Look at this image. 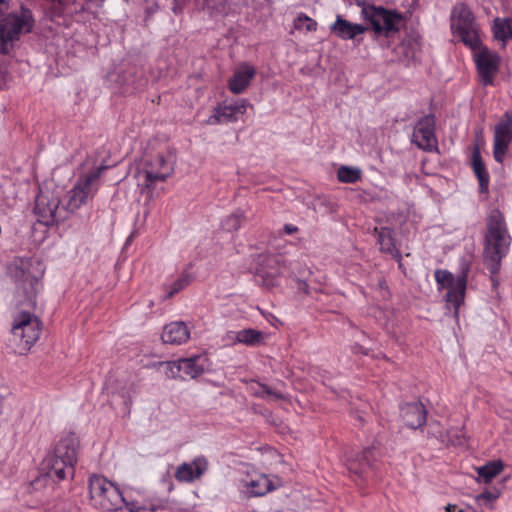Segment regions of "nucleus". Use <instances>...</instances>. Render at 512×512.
Returning <instances> with one entry per match:
<instances>
[{
    "label": "nucleus",
    "instance_id": "nucleus-14",
    "mask_svg": "<svg viewBox=\"0 0 512 512\" xmlns=\"http://www.w3.org/2000/svg\"><path fill=\"white\" fill-rule=\"evenodd\" d=\"M105 168L106 167H99L97 171L88 175L82 183L77 184L73 189H71L68 192V201L66 206H64V208H66L67 214L69 212H74L83 203H85L86 199L91 193L92 182L96 181L99 178L100 172Z\"/></svg>",
    "mask_w": 512,
    "mask_h": 512
},
{
    "label": "nucleus",
    "instance_id": "nucleus-13",
    "mask_svg": "<svg viewBox=\"0 0 512 512\" xmlns=\"http://www.w3.org/2000/svg\"><path fill=\"white\" fill-rule=\"evenodd\" d=\"M412 141L422 150L431 151L437 146L435 119L427 115L420 119L413 131Z\"/></svg>",
    "mask_w": 512,
    "mask_h": 512
},
{
    "label": "nucleus",
    "instance_id": "nucleus-42",
    "mask_svg": "<svg viewBox=\"0 0 512 512\" xmlns=\"http://www.w3.org/2000/svg\"><path fill=\"white\" fill-rule=\"evenodd\" d=\"M52 2H57L59 5L63 3V0H51Z\"/></svg>",
    "mask_w": 512,
    "mask_h": 512
},
{
    "label": "nucleus",
    "instance_id": "nucleus-29",
    "mask_svg": "<svg viewBox=\"0 0 512 512\" xmlns=\"http://www.w3.org/2000/svg\"><path fill=\"white\" fill-rule=\"evenodd\" d=\"M493 33L496 39L505 41L512 38V19L496 18L493 26Z\"/></svg>",
    "mask_w": 512,
    "mask_h": 512
},
{
    "label": "nucleus",
    "instance_id": "nucleus-21",
    "mask_svg": "<svg viewBox=\"0 0 512 512\" xmlns=\"http://www.w3.org/2000/svg\"><path fill=\"white\" fill-rule=\"evenodd\" d=\"M255 76V69L249 65L240 66L229 80V89L234 94L242 93Z\"/></svg>",
    "mask_w": 512,
    "mask_h": 512
},
{
    "label": "nucleus",
    "instance_id": "nucleus-40",
    "mask_svg": "<svg viewBox=\"0 0 512 512\" xmlns=\"http://www.w3.org/2000/svg\"><path fill=\"white\" fill-rule=\"evenodd\" d=\"M457 509V506L455 504H448L445 507L446 512H455Z\"/></svg>",
    "mask_w": 512,
    "mask_h": 512
},
{
    "label": "nucleus",
    "instance_id": "nucleus-38",
    "mask_svg": "<svg viewBox=\"0 0 512 512\" xmlns=\"http://www.w3.org/2000/svg\"><path fill=\"white\" fill-rule=\"evenodd\" d=\"M297 289L303 291L304 293H308V284L303 280H297Z\"/></svg>",
    "mask_w": 512,
    "mask_h": 512
},
{
    "label": "nucleus",
    "instance_id": "nucleus-35",
    "mask_svg": "<svg viewBox=\"0 0 512 512\" xmlns=\"http://www.w3.org/2000/svg\"><path fill=\"white\" fill-rule=\"evenodd\" d=\"M191 281V276L188 273H183L180 277L172 284L171 290L168 293V297H172L178 293L184 287H186Z\"/></svg>",
    "mask_w": 512,
    "mask_h": 512
},
{
    "label": "nucleus",
    "instance_id": "nucleus-4",
    "mask_svg": "<svg viewBox=\"0 0 512 512\" xmlns=\"http://www.w3.org/2000/svg\"><path fill=\"white\" fill-rule=\"evenodd\" d=\"M78 447L79 441L74 435L62 438L53 452L47 455L42 462V469L46 476L57 480L65 479L67 474L73 477Z\"/></svg>",
    "mask_w": 512,
    "mask_h": 512
},
{
    "label": "nucleus",
    "instance_id": "nucleus-7",
    "mask_svg": "<svg viewBox=\"0 0 512 512\" xmlns=\"http://www.w3.org/2000/svg\"><path fill=\"white\" fill-rule=\"evenodd\" d=\"M363 13L373 31L378 35L392 37L403 25V18L400 14L382 7H367L363 9Z\"/></svg>",
    "mask_w": 512,
    "mask_h": 512
},
{
    "label": "nucleus",
    "instance_id": "nucleus-28",
    "mask_svg": "<svg viewBox=\"0 0 512 512\" xmlns=\"http://www.w3.org/2000/svg\"><path fill=\"white\" fill-rule=\"evenodd\" d=\"M264 340V334L255 329H244L236 334L235 342L246 345H257Z\"/></svg>",
    "mask_w": 512,
    "mask_h": 512
},
{
    "label": "nucleus",
    "instance_id": "nucleus-39",
    "mask_svg": "<svg viewBox=\"0 0 512 512\" xmlns=\"http://www.w3.org/2000/svg\"><path fill=\"white\" fill-rule=\"evenodd\" d=\"M230 220L233 222V226L237 228V226L240 224V217L239 216H233L230 218Z\"/></svg>",
    "mask_w": 512,
    "mask_h": 512
},
{
    "label": "nucleus",
    "instance_id": "nucleus-3",
    "mask_svg": "<svg viewBox=\"0 0 512 512\" xmlns=\"http://www.w3.org/2000/svg\"><path fill=\"white\" fill-rule=\"evenodd\" d=\"M511 244V237L506 228L505 220L499 210L489 214L486 223L484 245V263L491 274H497L502 258L507 254Z\"/></svg>",
    "mask_w": 512,
    "mask_h": 512
},
{
    "label": "nucleus",
    "instance_id": "nucleus-22",
    "mask_svg": "<svg viewBox=\"0 0 512 512\" xmlns=\"http://www.w3.org/2000/svg\"><path fill=\"white\" fill-rule=\"evenodd\" d=\"M248 497L263 496L273 489L272 481L264 474H257L244 482Z\"/></svg>",
    "mask_w": 512,
    "mask_h": 512
},
{
    "label": "nucleus",
    "instance_id": "nucleus-19",
    "mask_svg": "<svg viewBox=\"0 0 512 512\" xmlns=\"http://www.w3.org/2000/svg\"><path fill=\"white\" fill-rule=\"evenodd\" d=\"M190 337V331L187 325L182 322H171L164 327L162 340L169 344H182Z\"/></svg>",
    "mask_w": 512,
    "mask_h": 512
},
{
    "label": "nucleus",
    "instance_id": "nucleus-36",
    "mask_svg": "<svg viewBox=\"0 0 512 512\" xmlns=\"http://www.w3.org/2000/svg\"><path fill=\"white\" fill-rule=\"evenodd\" d=\"M299 21L302 20V17H299L298 18ZM303 20L307 21L308 24H307V30L309 31H313L316 29V26H317V23L315 21H313L311 18L307 17V16H304L303 17Z\"/></svg>",
    "mask_w": 512,
    "mask_h": 512
},
{
    "label": "nucleus",
    "instance_id": "nucleus-33",
    "mask_svg": "<svg viewBox=\"0 0 512 512\" xmlns=\"http://www.w3.org/2000/svg\"><path fill=\"white\" fill-rule=\"evenodd\" d=\"M501 492L497 488H493L491 490H485L484 492L478 494L475 497L477 502L483 501L485 504L490 505V508H493L492 503L499 498Z\"/></svg>",
    "mask_w": 512,
    "mask_h": 512
},
{
    "label": "nucleus",
    "instance_id": "nucleus-18",
    "mask_svg": "<svg viewBox=\"0 0 512 512\" xmlns=\"http://www.w3.org/2000/svg\"><path fill=\"white\" fill-rule=\"evenodd\" d=\"M401 415L406 426L412 429L421 427L426 422V410L422 403H408L401 408Z\"/></svg>",
    "mask_w": 512,
    "mask_h": 512
},
{
    "label": "nucleus",
    "instance_id": "nucleus-41",
    "mask_svg": "<svg viewBox=\"0 0 512 512\" xmlns=\"http://www.w3.org/2000/svg\"><path fill=\"white\" fill-rule=\"evenodd\" d=\"M285 230L287 231V233L291 234L293 232H296L297 231V228L296 227H292L290 225H286L285 226Z\"/></svg>",
    "mask_w": 512,
    "mask_h": 512
},
{
    "label": "nucleus",
    "instance_id": "nucleus-34",
    "mask_svg": "<svg viewBox=\"0 0 512 512\" xmlns=\"http://www.w3.org/2000/svg\"><path fill=\"white\" fill-rule=\"evenodd\" d=\"M165 368V374L169 378L181 377V360L179 361H167L160 364Z\"/></svg>",
    "mask_w": 512,
    "mask_h": 512
},
{
    "label": "nucleus",
    "instance_id": "nucleus-12",
    "mask_svg": "<svg viewBox=\"0 0 512 512\" xmlns=\"http://www.w3.org/2000/svg\"><path fill=\"white\" fill-rule=\"evenodd\" d=\"M478 48V52L475 53V63L479 78L484 85H491L498 72L500 58L486 47Z\"/></svg>",
    "mask_w": 512,
    "mask_h": 512
},
{
    "label": "nucleus",
    "instance_id": "nucleus-6",
    "mask_svg": "<svg viewBox=\"0 0 512 512\" xmlns=\"http://www.w3.org/2000/svg\"><path fill=\"white\" fill-rule=\"evenodd\" d=\"M451 27L460 37L461 41L473 50L480 44L479 30L473 13L465 4H458L453 8Z\"/></svg>",
    "mask_w": 512,
    "mask_h": 512
},
{
    "label": "nucleus",
    "instance_id": "nucleus-27",
    "mask_svg": "<svg viewBox=\"0 0 512 512\" xmlns=\"http://www.w3.org/2000/svg\"><path fill=\"white\" fill-rule=\"evenodd\" d=\"M504 469V465L501 461H492L481 467L476 468V471L480 478H483L484 483H490L497 475H499Z\"/></svg>",
    "mask_w": 512,
    "mask_h": 512
},
{
    "label": "nucleus",
    "instance_id": "nucleus-25",
    "mask_svg": "<svg viewBox=\"0 0 512 512\" xmlns=\"http://www.w3.org/2000/svg\"><path fill=\"white\" fill-rule=\"evenodd\" d=\"M473 169L479 180L480 192L487 193L489 187V174L486 171L485 165L477 150L473 153Z\"/></svg>",
    "mask_w": 512,
    "mask_h": 512
},
{
    "label": "nucleus",
    "instance_id": "nucleus-44",
    "mask_svg": "<svg viewBox=\"0 0 512 512\" xmlns=\"http://www.w3.org/2000/svg\"><path fill=\"white\" fill-rule=\"evenodd\" d=\"M457 512H464V511H463L462 509H458V511H457Z\"/></svg>",
    "mask_w": 512,
    "mask_h": 512
},
{
    "label": "nucleus",
    "instance_id": "nucleus-5",
    "mask_svg": "<svg viewBox=\"0 0 512 512\" xmlns=\"http://www.w3.org/2000/svg\"><path fill=\"white\" fill-rule=\"evenodd\" d=\"M33 26L31 12L22 9L19 14L11 13L0 21V53L7 54L12 42L23 32H30Z\"/></svg>",
    "mask_w": 512,
    "mask_h": 512
},
{
    "label": "nucleus",
    "instance_id": "nucleus-31",
    "mask_svg": "<svg viewBox=\"0 0 512 512\" xmlns=\"http://www.w3.org/2000/svg\"><path fill=\"white\" fill-rule=\"evenodd\" d=\"M255 395L268 401H280L286 399V396L283 393L276 391L265 384H259V388L255 391Z\"/></svg>",
    "mask_w": 512,
    "mask_h": 512
},
{
    "label": "nucleus",
    "instance_id": "nucleus-9",
    "mask_svg": "<svg viewBox=\"0 0 512 512\" xmlns=\"http://www.w3.org/2000/svg\"><path fill=\"white\" fill-rule=\"evenodd\" d=\"M59 194L49 191H41L36 198L35 213L38 220L49 226L64 221L67 218L66 208L60 207Z\"/></svg>",
    "mask_w": 512,
    "mask_h": 512
},
{
    "label": "nucleus",
    "instance_id": "nucleus-23",
    "mask_svg": "<svg viewBox=\"0 0 512 512\" xmlns=\"http://www.w3.org/2000/svg\"><path fill=\"white\" fill-rule=\"evenodd\" d=\"M375 232L378 233V243L380 245V250L382 252L390 253L393 256V258H395L398 261L399 267H401V254L395 248L391 229L387 227H382L378 230L377 228H375Z\"/></svg>",
    "mask_w": 512,
    "mask_h": 512
},
{
    "label": "nucleus",
    "instance_id": "nucleus-24",
    "mask_svg": "<svg viewBox=\"0 0 512 512\" xmlns=\"http://www.w3.org/2000/svg\"><path fill=\"white\" fill-rule=\"evenodd\" d=\"M281 268L277 266L275 257H268L266 265L258 270V275L262 278L263 284L272 287L276 284V278L280 275Z\"/></svg>",
    "mask_w": 512,
    "mask_h": 512
},
{
    "label": "nucleus",
    "instance_id": "nucleus-8",
    "mask_svg": "<svg viewBox=\"0 0 512 512\" xmlns=\"http://www.w3.org/2000/svg\"><path fill=\"white\" fill-rule=\"evenodd\" d=\"M468 268L465 267L462 273L455 279L453 274L446 270H437L435 278L442 288H447L446 302L452 305L454 314H458L460 305L464 302L465 290L467 284Z\"/></svg>",
    "mask_w": 512,
    "mask_h": 512
},
{
    "label": "nucleus",
    "instance_id": "nucleus-43",
    "mask_svg": "<svg viewBox=\"0 0 512 512\" xmlns=\"http://www.w3.org/2000/svg\"><path fill=\"white\" fill-rule=\"evenodd\" d=\"M359 421H363V418L361 416L358 417Z\"/></svg>",
    "mask_w": 512,
    "mask_h": 512
},
{
    "label": "nucleus",
    "instance_id": "nucleus-32",
    "mask_svg": "<svg viewBox=\"0 0 512 512\" xmlns=\"http://www.w3.org/2000/svg\"><path fill=\"white\" fill-rule=\"evenodd\" d=\"M199 5L203 8L212 12L222 13L225 12L227 6V0H196Z\"/></svg>",
    "mask_w": 512,
    "mask_h": 512
},
{
    "label": "nucleus",
    "instance_id": "nucleus-20",
    "mask_svg": "<svg viewBox=\"0 0 512 512\" xmlns=\"http://www.w3.org/2000/svg\"><path fill=\"white\" fill-rule=\"evenodd\" d=\"M366 27L360 24H353L340 15L336 17V21L330 26V30L339 38L349 40L355 38L366 31Z\"/></svg>",
    "mask_w": 512,
    "mask_h": 512
},
{
    "label": "nucleus",
    "instance_id": "nucleus-16",
    "mask_svg": "<svg viewBox=\"0 0 512 512\" xmlns=\"http://www.w3.org/2000/svg\"><path fill=\"white\" fill-rule=\"evenodd\" d=\"M376 460L374 448H366L361 453H357L347 461V468L350 473L363 477L372 468L373 461Z\"/></svg>",
    "mask_w": 512,
    "mask_h": 512
},
{
    "label": "nucleus",
    "instance_id": "nucleus-26",
    "mask_svg": "<svg viewBox=\"0 0 512 512\" xmlns=\"http://www.w3.org/2000/svg\"><path fill=\"white\" fill-rule=\"evenodd\" d=\"M200 356L181 359V370L184 375L196 378L204 372V364Z\"/></svg>",
    "mask_w": 512,
    "mask_h": 512
},
{
    "label": "nucleus",
    "instance_id": "nucleus-37",
    "mask_svg": "<svg viewBox=\"0 0 512 512\" xmlns=\"http://www.w3.org/2000/svg\"><path fill=\"white\" fill-rule=\"evenodd\" d=\"M10 1L11 0H0V16L8 10Z\"/></svg>",
    "mask_w": 512,
    "mask_h": 512
},
{
    "label": "nucleus",
    "instance_id": "nucleus-2",
    "mask_svg": "<svg viewBox=\"0 0 512 512\" xmlns=\"http://www.w3.org/2000/svg\"><path fill=\"white\" fill-rule=\"evenodd\" d=\"M174 171V156L171 153L146 152L136 165L134 180L142 196L149 200L160 182L166 181Z\"/></svg>",
    "mask_w": 512,
    "mask_h": 512
},
{
    "label": "nucleus",
    "instance_id": "nucleus-1",
    "mask_svg": "<svg viewBox=\"0 0 512 512\" xmlns=\"http://www.w3.org/2000/svg\"><path fill=\"white\" fill-rule=\"evenodd\" d=\"M23 267L16 273L17 294L27 304V309H19L11 326L10 343L18 354L27 353L38 341L43 324L35 315L36 295L40 289L39 278L31 271L30 263L23 262Z\"/></svg>",
    "mask_w": 512,
    "mask_h": 512
},
{
    "label": "nucleus",
    "instance_id": "nucleus-17",
    "mask_svg": "<svg viewBox=\"0 0 512 512\" xmlns=\"http://www.w3.org/2000/svg\"><path fill=\"white\" fill-rule=\"evenodd\" d=\"M207 466L206 459L196 458L191 463H182L178 466L174 476L179 482H192L202 476Z\"/></svg>",
    "mask_w": 512,
    "mask_h": 512
},
{
    "label": "nucleus",
    "instance_id": "nucleus-15",
    "mask_svg": "<svg viewBox=\"0 0 512 512\" xmlns=\"http://www.w3.org/2000/svg\"><path fill=\"white\" fill-rule=\"evenodd\" d=\"M248 106L249 104L246 100H241L231 105H220L216 108L215 114L210 118V122L212 123V119L217 123L238 121L245 114ZM250 107L252 108L251 105Z\"/></svg>",
    "mask_w": 512,
    "mask_h": 512
},
{
    "label": "nucleus",
    "instance_id": "nucleus-11",
    "mask_svg": "<svg viewBox=\"0 0 512 512\" xmlns=\"http://www.w3.org/2000/svg\"><path fill=\"white\" fill-rule=\"evenodd\" d=\"M511 142L512 115L506 112L494 128L493 156L498 163H503Z\"/></svg>",
    "mask_w": 512,
    "mask_h": 512
},
{
    "label": "nucleus",
    "instance_id": "nucleus-10",
    "mask_svg": "<svg viewBox=\"0 0 512 512\" xmlns=\"http://www.w3.org/2000/svg\"><path fill=\"white\" fill-rule=\"evenodd\" d=\"M89 491L91 498L97 499L106 510H117L124 501L118 488L101 476L90 477Z\"/></svg>",
    "mask_w": 512,
    "mask_h": 512
},
{
    "label": "nucleus",
    "instance_id": "nucleus-30",
    "mask_svg": "<svg viewBox=\"0 0 512 512\" xmlns=\"http://www.w3.org/2000/svg\"><path fill=\"white\" fill-rule=\"evenodd\" d=\"M337 177L342 183H355L361 178V170L354 167L342 166L338 169Z\"/></svg>",
    "mask_w": 512,
    "mask_h": 512
}]
</instances>
